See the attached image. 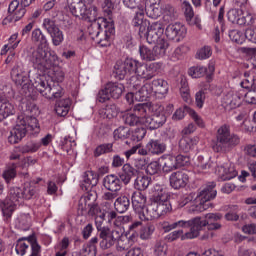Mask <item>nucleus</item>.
Masks as SVG:
<instances>
[{
  "instance_id": "f03ea898",
  "label": "nucleus",
  "mask_w": 256,
  "mask_h": 256,
  "mask_svg": "<svg viewBox=\"0 0 256 256\" xmlns=\"http://www.w3.org/2000/svg\"><path fill=\"white\" fill-rule=\"evenodd\" d=\"M12 81L20 88L22 95V109L30 115H37L39 108L35 104V96L33 95V83L23 69V64L17 63L11 71Z\"/></svg>"
},
{
  "instance_id": "6e6552de",
  "label": "nucleus",
  "mask_w": 256,
  "mask_h": 256,
  "mask_svg": "<svg viewBox=\"0 0 256 256\" xmlns=\"http://www.w3.org/2000/svg\"><path fill=\"white\" fill-rule=\"evenodd\" d=\"M167 49H169V42L165 39H161L153 48L147 45H140L139 53L142 61H157V59L165 57Z\"/></svg>"
},
{
  "instance_id": "774afa93",
  "label": "nucleus",
  "mask_w": 256,
  "mask_h": 256,
  "mask_svg": "<svg viewBox=\"0 0 256 256\" xmlns=\"http://www.w3.org/2000/svg\"><path fill=\"white\" fill-rule=\"evenodd\" d=\"M97 255V248L95 245H86L80 250L79 256H95Z\"/></svg>"
},
{
  "instance_id": "de8ad7c7",
  "label": "nucleus",
  "mask_w": 256,
  "mask_h": 256,
  "mask_svg": "<svg viewBox=\"0 0 256 256\" xmlns=\"http://www.w3.org/2000/svg\"><path fill=\"white\" fill-rule=\"evenodd\" d=\"M124 63L126 65L128 75H132V73L137 75L139 73V66L141 65V62L133 58H127Z\"/></svg>"
},
{
  "instance_id": "473e14b6",
  "label": "nucleus",
  "mask_w": 256,
  "mask_h": 256,
  "mask_svg": "<svg viewBox=\"0 0 256 256\" xmlns=\"http://www.w3.org/2000/svg\"><path fill=\"white\" fill-rule=\"evenodd\" d=\"M71 109V99L65 98L56 101L55 113L58 117H67Z\"/></svg>"
},
{
  "instance_id": "f8f14e48",
  "label": "nucleus",
  "mask_w": 256,
  "mask_h": 256,
  "mask_svg": "<svg viewBox=\"0 0 256 256\" xmlns=\"http://www.w3.org/2000/svg\"><path fill=\"white\" fill-rule=\"evenodd\" d=\"M163 33H165V25L163 22H152V24L149 22L142 39H146L149 45H153V43H159V41H161Z\"/></svg>"
},
{
  "instance_id": "13d9d810",
  "label": "nucleus",
  "mask_w": 256,
  "mask_h": 256,
  "mask_svg": "<svg viewBox=\"0 0 256 256\" xmlns=\"http://www.w3.org/2000/svg\"><path fill=\"white\" fill-rule=\"evenodd\" d=\"M26 121L27 131H34L35 133H39V121L35 117H26L24 118Z\"/></svg>"
},
{
  "instance_id": "cd10ccee",
  "label": "nucleus",
  "mask_w": 256,
  "mask_h": 256,
  "mask_svg": "<svg viewBox=\"0 0 256 256\" xmlns=\"http://www.w3.org/2000/svg\"><path fill=\"white\" fill-rule=\"evenodd\" d=\"M197 143H199L198 137L183 136L179 140L178 147L182 151V153H190V151H193V149H195Z\"/></svg>"
},
{
  "instance_id": "a878e982",
  "label": "nucleus",
  "mask_w": 256,
  "mask_h": 256,
  "mask_svg": "<svg viewBox=\"0 0 256 256\" xmlns=\"http://www.w3.org/2000/svg\"><path fill=\"white\" fill-rule=\"evenodd\" d=\"M15 113V106L9 102L5 95H0V121H5L7 117H11Z\"/></svg>"
},
{
  "instance_id": "f3484780",
  "label": "nucleus",
  "mask_w": 256,
  "mask_h": 256,
  "mask_svg": "<svg viewBox=\"0 0 256 256\" xmlns=\"http://www.w3.org/2000/svg\"><path fill=\"white\" fill-rule=\"evenodd\" d=\"M163 67L161 62H153L150 64H143L141 63L138 68V77L141 79H145V81H149L157 75L158 71Z\"/></svg>"
},
{
  "instance_id": "4c0bfd02",
  "label": "nucleus",
  "mask_w": 256,
  "mask_h": 256,
  "mask_svg": "<svg viewBox=\"0 0 256 256\" xmlns=\"http://www.w3.org/2000/svg\"><path fill=\"white\" fill-rule=\"evenodd\" d=\"M131 207V200L127 196H119L114 202V208L118 213H126Z\"/></svg>"
},
{
  "instance_id": "412c9836",
  "label": "nucleus",
  "mask_w": 256,
  "mask_h": 256,
  "mask_svg": "<svg viewBox=\"0 0 256 256\" xmlns=\"http://www.w3.org/2000/svg\"><path fill=\"white\" fill-rule=\"evenodd\" d=\"M159 109V104L153 103H138L134 105L133 111L134 115H137L143 123V119H147V114L151 111H157Z\"/></svg>"
},
{
  "instance_id": "7c9ffc66",
  "label": "nucleus",
  "mask_w": 256,
  "mask_h": 256,
  "mask_svg": "<svg viewBox=\"0 0 256 256\" xmlns=\"http://www.w3.org/2000/svg\"><path fill=\"white\" fill-rule=\"evenodd\" d=\"M39 181H41V178L24 183V187L22 189L23 199H33V197L37 195V184Z\"/></svg>"
},
{
  "instance_id": "58836bf2",
  "label": "nucleus",
  "mask_w": 256,
  "mask_h": 256,
  "mask_svg": "<svg viewBox=\"0 0 256 256\" xmlns=\"http://www.w3.org/2000/svg\"><path fill=\"white\" fill-rule=\"evenodd\" d=\"M151 93H154L152 82L142 84L140 91L135 92V99L138 101H146Z\"/></svg>"
},
{
  "instance_id": "09e8293b",
  "label": "nucleus",
  "mask_w": 256,
  "mask_h": 256,
  "mask_svg": "<svg viewBox=\"0 0 256 256\" xmlns=\"http://www.w3.org/2000/svg\"><path fill=\"white\" fill-rule=\"evenodd\" d=\"M17 164L15 163H12L10 166H8L3 174H2V177L3 179L6 181V183H9L11 181H13V179L15 177H17Z\"/></svg>"
},
{
  "instance_id": "c85d7f7f",
  "label": "nucleus",
  "mask_w": 256,
  "mask_h": 256,
  "mask_svg": "<svg viewBox=\"0 0 256 256\" xmlns=\"http://www.w3.org/2000/svg\"><path fill=\"white\" fill-rule=\"evenodd\" d=\"M95 203H97V192L90 191L80 198L78 209L81 213H85L87 207L94 205Z\"/></svg>"
},
{
  "instance_id": "bf43d9fd",
  "label": "nucleus",
  "mask_w": 256,
  "mask_h": 256,
  "mask_svg": "<svg viewBox=\"0 0 256 256\" xmlns=\"http://www.w3.org/2000/svg\"><path fill=\"white\" fill-rule=\"evenodd\" d=\"M145 135H147V129L145 127L141 126L132 131L131 139L132 141H142V139H145Z\"/></svg>"
},
{
  "instance_id": "aec40b11",
  "label": "nucleus",
  "mask_w": 256,
  "mask_h": 256,
  "mask_svg": "<svg viewBox=\"0 0 256 256\" xmlns=\"http://www.w3.org/2000/svg\"><path fill=\"white\" fill-rule=\"evenodd\" d=\"M242 11L239 9H231L227 13L228 21L236 25H251L253 16H241Z\"/></svg>"
},
{
  "instance_id": "a211bd4d",
  "label": "nucleus",
  "mask_w": 256,
  "mask_h": 256,
  "mask_svg": "<svg viewBox=\"0 0 256 256\" xmlns=\"http://www.w3.org/2000/svg\"><path fill=\"white\" fill-rule=\"evenodd\" d=\"M189 183V172L180 170L170 175V186L173 189H185Z\"/></svg>"
},
{
  "instance_id": "79ce46f5",
  "label": "nucleus",
  "mask_w": 256,
  "mask_h": 256,
  "mask_svg": "<svg viewBox=\"0 0 256 256\" xmlns=\"http://www.w3.org/2000/svg\"><path fill=\"white\" fill-rule=\"evenodd\" d=\"M15 209H17V205L12 204L9 200H4L2 205V215L5 223H9L11 221V217H13Z\"/></svg>"
},
{
  "instance_id": "9d476101",
  "label": "nucleus",
  "mask_w": 256,
  "mask_h": 256,
  "mask_svg": "<svg viewBox=\"0 0 256 256\" xmlns=\"http://www.w3.org/2000/svg\"><path fill=\"white\" fill-rule=\"evenodd\" d=\"M31 250L29 256H41V246L37 243V240H34L33 237L29 236L28 238L18 239L15 247L17 255H25L27 251Z\"/></svg>"
},
{
  "instance_id": "72a5a7b5",
  "label": "nucleus",
  "mask_w": 256,
  "mask_h": 256,
  "mask_svg": "<svg viewBox=\"0 0 256 256\" xmlns=\"http://www.w3.org/2000/svg\"><path fill=\"white\" fill-rule=\"evenodd\" d=\"M147 149L150 155H163V152L167 149V145L161 140L151 139L147 143Z\"/></svg>"
},
{
  "instance_id": "2f4dec72",
  "label": "nucleus",
  "mask_w": 256,
  "mask_h": 256,
  "mask_svg": "<svg viewBox=\"0 0 256 256\" xmlns=\"http://www.w3.org/2000/svg\"><path fill=\"white\" fill-rule=\"evenodd\" d=\"M67 4L70 9V13H72L74 17H78V19L83 17L86 6L81 2V0H67Z\"/></svg>"
},
{
  "instance_id": "1a4fd4ad",
  "label": "nucleus",
  "mask_w": 256,
  "mask_h": 256,
  "mask_svg": "<svg viewBox=\"0 0 256 256\" xmlns=\"http://www.w3.org/2000/svg\"><path fill=\"white\" fill-rule=\"evenodd\" d=\"M125 91V86L119 82H108L104 88L99 90L97 101L107 103L110 99H120Z\"/></svg>"
},
{
  "instance_id": "49530a36",
  "label": "nucleus",
  "mask_w": 256,
  "mask_h": 256,
  "mask_svg": "<svg viewBox=\"0 0 256 256\" xmlns=\"http://www.w3.org/2000/svg\"><path fill=\"white\" fill-rule=\"evenodd\" d=\"M224 103L232 109H235V107H239L241 105V98L239 97V94L228 93L224 97Z\"/></svg>"
},
{
  "instance_id": "052dcab7",
  "label": "nucleus",
  "mask_w": 256,
  "mask_h": 256,
  "mask_svg": "<svg viewBox=\"0 0 256 256\" xmlns=\"http://www.w3.org/2000/svg\"><path fill=\"white\" fill-rule=\"evenodd\" d=\"M50 37L52 39V43L53 45H55V47H58V45H60L61 43H63V31H61V29H56L54 31H52L50 34Z\"/></svg>"
},
{
  "instance_id": "a18cd8bd",
  "label": "nucleus",
  "mask_w": 256,
  "mask_h": 256,
  "mask_svg": "<svg viewBox=\"0 0 256 256\" xmlns=\"http://www.w3.org/2000/svg\"><path fill=\"white\" fill-rule=\"evenodd\" d=\"M118 113H119V109L115 104H108L105 106V108H102L100 110V115L104 119H113V117H117Z\"/></svg>"
},
{
  "instance_id": "6ab92c4d",
  "label": "nucleus",
  "mask_w": 256,
  "mask_h": 256,
  "mask_svg": "<svg viewBox=\"0 0 256 256\" xmlns=\"http://www.w3.org/2000/svg\"><path fill=\"white\" fill-rule=\"evenodd\" d=\"M134 18L132 20V25L138 29V33L143 39L147 27H149V20L145 19V10L143 8H137L134 10Z\"/></svg>"
},
{
  "instance_id": "dca6fc26",
  "label": "nucleus",
  "mask_w": 256,
  "mask_h": 256,
  "mask_svg": "<svg viewBox=\"0 0 256 256\" xmlns=\"http://www.w3.org/2000/svg\"><path fill=\"white\" fill-rule=\"evenodd\" d=\"M165 35L167 39H170V41H176L179 43V41L185 39V35H187V28H185L181 23L169 24L165 29Z\"/></svg>"
},
{
  "instance_id": "9b49d317",
  "label": "nucleus",
  "mask_w": 256,
  "mask_h": 256,
  "mask_svg": "<svg viewBox=\"0 0 256 256\" xmlns=\"http://www.w3.org/2000/svg\"><path fill=\"white\" fill-rule=\"evenodd\" d=\"M150 113H154V115L142 119V124L151 131L159 129L163 127L164 123H167V115L163 111V106L158 105V108Z\"/></svg>"
},
{
  "instance_id": "3c124183",
  "label": "nucleus",
  "mask_w": 256,
  "mask_h": 256,
  "mask_svg": "<svg viewBox=\"0 0 256 256\" xmlns=\"http://www.w3.org/2000/svg\"><path fill=\"white\" fill-rule=\"evenodd\" d=\"M41 148V143L30 141L27 142L24 146L20 147V153H37Z\"/></svg>"
},
{
  "instance_id": "864d4df0",
  "label": "nucleus",
  "mask_w": 256,
  "mask_h": 256,
  "mask_svg": "<svg viewBox=\"0 0 256 256\" xmlns=\"http://www.w3.org/2000/svg\"><path fill=\"white\" fill-rule=\"evenodd\" d=\"M188 74L193 79H199L207 75V69L203 66H194L189 69Z\"/></svg>"
},
{
  "instance_id": "20e7f679",
  "label": "nucleus",
  "mask_w": 256,
  "mask_h": 256,
  "mask_svg": "<svg viewBox=\"0 0 256 256\" xmlns=\"http://www.w3.org/2000/svg\"><path fill=\"white\" fill-rule=\"evenodd\" d=\"M241 143V138L236 134H231L229 125H222L216 133V140L212 146L213 151L216 153H229L233 151L237 145Z\"/></svg>"
},
{
  "instance_id": "39448f33",
  "label": "nucleus",
  "mask_w": 256,
  "mask_h": 256,
  "mask_svg": "<svg viewBox=\"0 0 256 256\" xmlns=\"http://www.w3.org/2000/svg\"><path fill=\"white\" fill-rule=\"evenodd\" d=\"M114 9L115 4H113V1L103 0L102 11L108 16V22L107 25L104 26V29H102L99 37L94 40L97 41L98 45L101 47H109V45H111V37L115 35V22H113V19L111 18Z\"/></svg>"
},
{
  "instance_id": "338daca9",
  "label": "nucleus",
  "mask_w": 256,
  "mask_h": 256,
  "mask_svg": "<svg viewBox=\"0 0 256 256\" xmlns=\"http://www.w3.org/2000/svg\"><path fill=\"white\" fill-rule=\"evenodd\" d=\"M211 55H213V52L211 50L210 46H204L203 48H201L200 50H198L196 57L197 59H209V57H211Z\"/></svg>"
},
{
  "instance_id": "a19ab883",
  "label": "nucleus",
  "mask_w": 256,
  "mask_h": 256,
  "mask_svg": "<svg viewBox=\"0 0 256 256\" xmlns=\"http://www.w3.org/2000/svg\"><path fill=\"white\" fill-rule=\"evenodd\" d=\"M113 75L115 79H118L119 81H123L129 75V72L127 71V66L125 64V61H117L114 66Z\"/></svg>"
},
{
  "instance_id": "603ef678",
  "label": "nucleus",
  "mask_w": 256,
  "mask_h": 256,
  "mask_svg": "<svg viewBox=\"0 0 256 256\" xmlns=\"http://www.w3.org/2000/svg\"><path fill=\"white\" fill-rule=\"evenodd\" d=\"M162 169L164 173H171V171H175V169H178L175 156H168L167 158H165Z\"/></svg>"
},
{
  "instance_id": "4d7b16f0",
  "label": "nucleus",
  "mask_w": 256,
  "mask_h": 256,
  "mask_svg": "<svg viewBox=\"0 0 256 256\" xmlns=\"http://www.w3.org/2000/svg\"><path fill=\"white\" fill-rule=\"evenodd\" d=\"M224 217L226 221H239V206H230L228 213H226Z\"/></svg>"
},
{
  "instance_id": "e2e57ef3",
  "label": "nucleus",
  "mask_w": 256,
  "mask_h": 256,
  "mask_svg": "<svg viewBox=\"0 0 256 256\" xmlns=\"http://www.w3.org/2000/svg\"><path fill=\"white\" fill-rule=\"evenodd\" d=\"M184 109H186L187 113H189V115L192 117L193 121L196 123V125H198V127H205V122L203 121V118H201L199 114H197V112L191 110V108H189L188 106H185Z\"/></svg>"
},
{
  "instance_id": "680f3d73",
  "label": "nucleus",
  "mask_w": 256,
  "mask_h": 256,
  "mask_svg": "<svg viewBox=\"0 0 256 256\" xmlns=\"http://www.w3.org/2000/svg\"><path fill=\"white\" fill-rule=\"evenodd\" d=\"M182 9H184L186 21H191V19H193V17H195V12L193 11V6H191V3H189V1H187V0L183 1Z\"/></svg>"
},
{
  "instance_id": "0eeeda50",
  "label": "nucleus",
  "mask_w": 256,
  "mask_h": 256,
  "mask_svg": "<svg viewBox=\"0 0 256 256\" xmlns=\"http://www.w3.org/2000/svg\"><path fill=\"white\" fill-rule=\"evenodd\" d=\"M215 187V182H210L208 185L201 188L196 196V201L199 203L197 205H193L191 210L195 213H203V211H207V209L211 207V203H209V201L217 197V190Z\"/></svg>"
},
{
  "instance_id": "69168bd1",
  "label": "nucleus",
  "mask_w": 256,
  "mask_h": 256,
  "mask_svg": "<svg viewBox=\"0 0 256 256\" xmlns=\"http://www.w3.org/2000/svg\"><path fill=\"white\" fill-rule=\"evenodd\" d=\"M154 253L157 256L167 255V244L163 241H159L155 244Z\"/></svg>"
},
{
  "instance_id": "bb28decb",
  "label": "nucleus",
  "mask_w": 256,
  "mask_h": 256,
  "mask_svg": "<svg viewBox=\"0 0 256 256\" xmlns=\"http://www.w3.org/2000/svg\"><path fill=\"white\" fill-rule=\"evenodd\" d=\"M137 175H139V170L135 169L129 163L124 164L121 172L119 173V177L124 185H129L132 177H137Z\"/></svg>"
},
{
  "instance_id": "423d86ee",
  "label": "nucleus",
  "mask_w": 256,
  "mask_h": 256,
  "mask_svg": "<svg viewBox=\"0 0 256 256\" xmlns=\"http://www.w3.org/2000/svg\"><path fill=\"white\" fill-rule=\"evenodd\" d=\"M34 89L39 91L42 97L45 99H49V101H57V99H61L65 92L63 91V87L59 85V83H48L45 80H41V78H37L33 83Z\"/></svg>"
},
{
  "instance_id": "ea45409f",
  "label": "nucleus",
  "mask_w": 256,
  "mask_h": 256,
  "mask_svg": "<svg viewBox=\"0 0 256 256\" xmlns=\"http://www.w3.org/2000/svg\"><path fill=\"white\" fill-rule=\"evenodd\" d=\"M99 11L97 9V6L91 5V6H86L84 14H82V18L84 21H89L90 23H95L99 19L98 17Z\"/></svg>"
},
{
  "instance_id": "2eb2a0df",
  "label": "nucleus",
  "mask_w": 256,
  "mask_h": 256,
  "mask_svg": "<svg viewBox=\"0 0 256 256\" xmlns=\"http://www.w3.org/2000/svg\"><path fill=\"white\" fill-rule=\"evenodd\" d=\"M27 132V120L19 117V121L8 136V143L16 145V143H19L27 135Z\"/></svg>"
},
{
  "instance_id": "b1692460",
  "label": "nucleus",
  "mask_w": 256,
  "mask_h": 256,
  "mask_svg": "<svg viewBox=\"0 0 256 256\" xmlns=\"http://www.w3.org/2000/svg\"><path fill=\"white\" fill-rule=\"evenodd\" d=\"M103 187H105L107 191L119 192L123 187V181L121 177L115 174H109L103 178Z\"/></svg>"
},
{
  "instance_id": "6e6d98bb",
  "label": "nucleus",
  "mask_w": 256,
  "mask_h": 256,
  "mask_svg": "<svg viewBox=\"0 0 256 256\" xmlns=\"http://www.w3.org/2000/svg\"><path fill=\"white\" fill-rule=\"evenodd\" d=\"M153 233H155L154 225L149 224L147 226H144L140 230V239H142V241H149V239H151Z\"/></svg>"
},
{
  "instance_id": "5701e85b",
  "label": "nucleus",
  "mask_w": 256,
  "mask_h": 256,
  "mask_svg": "<svg viewBox=\"0 0 256 256\" xmlns=\"http://www.w3.org/2000/svg\"><path fill=\"white\" fill-rule=\"evenodd\" d=\"M218 175L222 181H231L237 177V170L229 162H223L218 165Z\"/></svg>"
},
{
  "instance_id": "f704fd0d",
  "label": "nucleus",
  "mask_w": 256,
  "mask_h": 256,
  "mask_svg": "<svg viewBox=\"0 0 256 256\" xmlns=\"http://www.w3.org/2000/svg\"><path fill=\"white\" fill-rule=\"evenodd\" d=\"M151 83L152 89L156 95H167V93H169V83H167V81L157 78Z\"/></svg>"
},
{
  "instance_id": "c03bdc74",
  "label": "nucleus",
  "mask_w": 256,
  "mask_h": 256,
  "mask_svg": "<svg viewBox=\"0 0 256 256\" xmlns=\"http://www.w3.org/2000/svg\"><path fill=\"white\" fill-rule=\"evenodd\" d=\"M151 177L149 176H141L137 175L135 182H134V187L138 191H145L150 185H151Z\"/></svg>"
},
{
  "instance_id": "37998d69",
  "label": "nucleus",
  "mask_w": 256,
  "mask_h": 256,
  "mask_svg": "<svg viewBox=\"0 0 256 256\" xmlns=\"http://www.w3.org/2000/svg\"><path fill=\"white\" fill-rule=\"evenodd\" d=\"M145 11L147 17H150V19H157L158 17H161V6L159 3H150L147 1Z\"/></svg>"
},
{
  "instance_id": "e433bc0d",
  "label": "nucleus",
  "mask_w": 256,
  "mask_h": 256,
  "mask_svg": "<svg viewBox=\"0 0 256 256\" xmlns=\"http://www.w3.org/2000/svg\"><path fill=\"white\" fill-rule=\"evenodd\" d=\"M223 219V214L221 213H208L205 215V220L199 217L200 226L198 227V234L203 231V227H207L209 223H215V221H221Z\"/></svg>"
},
{
  "instance_id": "8fccbe9b",
  "label": "nucleus",
  "mask_w": 256,
  "mask_h": 256,
  "mask_svg": "<svg viewBox=\"0 0 256 256\" xmlns=\"http://www.w3.org/2000/svg\"><path fill=\"white\" fill-rule=\"evenodd\" d=\"M107 153H113V143H105L96 147L94 150V157H101Z\"/></svg>"
},
{
  "instance_id": "393cba45",
  "label": "nucleus",
  "mask_w": 256,
  "mask_h": 256,
  "mask_svg": "<svg viewBox=\"0 0 256 256\" xmlns=\"http://www.w3.org/2000/svg\"><path fill=\"white\" fill-rule=\"evenodd\" d=\"M107 23H109V20L105 17H98V19L91 23L90 27H88V33L95 41V39H99V35H101L104 27H107Z\"/></svg>"
},
{
  "instance_id": "7ed1b4c3",
  "label": "nucleus",
  "mask_w": 256,
  "mask_h": 256,
  "mask_svg": "<svg viewBox=\"0 0 256 256\" xmlns=\"http://www.w3.org/2000/svg\"><path fill=\"white\" fill-rule=\"evenodd\" d=\"M152 191L153 194L150 197V204L146 208V214L140 215L141 221L159 219V217H165V215L173 211L171 201H169V194L163 189V186L156 184Z\"/></svg>"
},
{
  "instance_id": "ddd939ff",
  "label": "nucleus",
  "mask_w": 256,
  "mask_h": 256,
  "mask_svg": "<svg viewBox=\"0 0 256 256\" xmlns=\"http://www.w3.org/2000/svg\"><path fill=\"white\" fill-rule=\"evenodd\" d=\"M173 225L174 229H177V227H182L183 229L190 227V231L186 232L182 236V241H185V239H195L199 236V227L201 225L199 217L193 218L191 220H179L177 222H173Z\"/></svg>"
},
{
  "instance_id": "c9c22d12",
  "label": "nucleus",
  "mask_w": 256,
  "mask_h": 256,
  "mask_svg": "<svg viewBox=\"0 0 256 256\" xmlns=\"http://www.w3.org/2000/svg\"><path fill=\"white\" fill-rule=\"evenodd\" d=\"M5 201H9V203H12V205L21 203V201H23V189L20 187L10 188Z\"/></svg>"
},
{
  "instance_id": "c756f323",
  "label": "nucleus",
  "mask_w": 256,
  "mask_h": 256,
  "mask_svg": "<svg viewBox=\"0 0 256 256\" xmlns=\"http://www.w3.org/2000/svg\"><path fill=\"white\" fill-rule=\"evenodd\" d=\"M97 183H99L97 174H95L93 171H86L83 174V180L80 187L83 191H89V188L96 187Z\"/></svg>"
},
{
  "instance_id": "4be33fe9",
  "label": "nucleus",
  "mask_w": 256,
  "mask_h": 256,
  "mask_svg": "<svg viewBox=\"0 0 256 256\" xmlns=\"http://www.w3.org/2000/svg\"><path fill=\"white\" fill-rule=\"evenodd\" d=\"M131 199L132 207L136 213H139V219H141V215H145L143 209H145V205L147 204V196L141 191H135L133 192Z\"/></svg>"
},
{
  "instance_id": "0e129e2a",
  "label": "nucleus",
  "mask_w": 256,
  "mask_h": 256,
  "mask_svg": "<svg viewBox=\"0 0 256 256\" xmlns=\"http://www.w3.org/2000/svg\"><path fill=\"white\" fill-rule=\"evenodd\" d=\"M129 135V128L125 126H120L114 131V139H127Z\"/></svg>"
},
{
  "instance_id": "4468645a",
  "label": "nucleus",
  "mask_w": 256,
  "mask_h": 256,
  "mask_svg": "<svg viewBox=\"0 0 256 256\" xmlns=\"http://www.w3.org/2000/svg\"><path fill=\"white\" fill-rule=\"evenodd\" d=\"M99 239L101 249H111V247H113V245H115V243L121 239V230L104 228L101 232H99Z\"/></svg>"
},
{
  "instance_id": "f257e3e1",
  "label": "nucleus",
  "mask_w": 256,
  "mask_h": 256,
  "mask_svg": "<svg viewBox=\"0 0 256 256\" xmlns=\"http://www.w3.org/2000/svg\"><path fill=\"white\" fill-rule=\"evenodd\" d=\"M31 41L37 45L36 49L31 48L32 51H30L28 55L29 61L33 64V67L42 73L53 69L55 63H57V54L45 49V47L49 45L47 36L43 34L41 29L36 28L32 31Z\"/></svg>"
},
{
  "instance_id": "5fc2aeb1",
  "label": "nucleus",
  "mask_w": 256,
  "mask_h": 256,
  "mask_svg": "<svg viewBox=\"0 0 256 256\" xmlns=\"http://www.w3.org/2000/svg\"><path fill=\"white\" fill-rule=\"evenodd\" d=\"M123 121L126 125H130V127H135L141 123V118L137 114L133 113H126L123 115Z\"/></svg>"
}]
</instances>
